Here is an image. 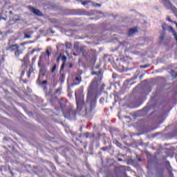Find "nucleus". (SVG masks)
<instances>
[{
	"mask_svg": "<svg viewBox=\"0 0 177 177\" xmlns=\"http://www.w3.org/2000/svg\"><path fill=\"white\" fill-rule=\"evenodd\" d=\"M100 85V80H95L93 81L90 85L88 93L87 94V102H92L95 103V100H93V95H92V91H95L99 88Z\"/></svg>",
	"mask_w": 177,
	"mask_h": 177,
	"instance_id": "1",
	"label": "nucleus"
},
{
	"mask_svg": "<svg viewBox=\"0 0 177 177\" xmlns=\"http://www.w3.org/2000/svg\"><path fill=\"white\" fill-rule=\"evenodd\" d=\"M80 93L78 91H75L76 96V103L77 106V109L81 110L82 109V106H84V98L82 96L79 97Z\"/></svg>",
	"mask_w": 177,
	"mask_h": 177,
	"instance_id": "2",
	"label": "nucleus"
},
{
	"mask_svg": "<svg viewBox=\"0 0 177 177\" xmlns=\"http://www.w3.org/2000/svg\"><path fill=\"white\" fill-rule=\"evenodd\" d=\"M64 115L65 118H68V120H73V118H75V112L73 110L68 111L67 113H64Z\"/></svg>",
	"mask_w": 177,
	"mask_h": 177,
	"instance_id": "3",
	"label": "nucleus"
},
{
	"mask_svg": "<svg viewBox=\"0 0 177 177\" xmlns=\"http://www.w3.org/2000/svg\"><path fill=\"white\" fill-rule=\"evenodd\" d=\"M46 55L48 57L50 56V53L49 52V50H47L46 53H41V55L39 57L40 62H42L44 59H46Z\"/></svg>",
	"mask_w": 177,
	"mask_h": 177,
	"instance_id": "4",
	"label": "nucleus"
},
{
	"mask_svg": "<svg viewBox=\"0 0 177 177\" xmlns=\"http://www.w3.org/2000/svg\"><path fill=\"white\" fill-rule=\"evenodd\" d=\"M29 8L31 12L34 13V15H36L37 16H42V13L41 12V11H39V10L35 9L32 7H29Z\"/></svg>",
	"mask_w": 177,
	"mask_h": 177,
	"instance_id": "5",
	"label": "nucleus"
},
{
	"mask_svg": "<svg viewBox=\"0 0 177 177\" xmlns=\"http://www.w3.org/2000/svg\"><path fill=\"white\" fill-rule=\"evenodd\" d=\"M61 60H62L63 62L61 70H63V68H64V66H66V62H67V57H66V55H62L61 57Z\"/></svg>",
	"mask_w": 177,
	"mask_h": 177,
	"instance_id": "6",
	"label": "nucleus"
},
{
	"mask_svg": "<svg viewBox=\"0 0 177 177\" xmlns=\"http://www.w3.org/2000/svg\"><path fill=\"white\" fill-rule=\"evenodd\" d=\"M93 75H97V80H102V77H103V74L102 73L101 71H98V72H93L92 73Z\"/></svg>",
	"mask_w": 177,
	"mask_h": 177,
	"instance_id": "7",
	"label": "nucleus"
},
{
	"mask_svg": "<svg viewBox=\"0 0 177 177\" xmlns=\"http://www.w3.org/2000/svg\"><path fill=\"white\" fill-rule=\"evenodd\" d=\"M138 32V28H133L129 30L128 35L131 37V35H133V34Z\"/></svg>",
	"mask_w": 177,
	"mask_h": 177,
	"instance_id": "8",
	"label": "nucleus"
},
{
	"mask_svg": "<svg viewBox=\"0 0 177 177\" xmlns=\"http://www.w3.org/2000/svg\"><path fill=\"white\" fill-rule=\"evenodd\" d=\"M82 79L80 77H77L73 80V85H80L81 84Z\"/></svg>",
	"mask_w": 177,
	"mask_h": 177,
	"instance_id": "9",
	"label": "nucleus"
},
{
	"mask_svg": "<svg viewBox=\"0 0 177 177\" xmlns=\"http://www.w3.org/2000/svg\"><path fill=\"white\" fill-rule=\"evenodd\" d=\"M18 48H19V45L15 44V45L10 46L9 49L10 50H11V52H16Z\"/></svg>",
	"mask_w": 177,
	"mask_h": 177,
	"instance_id": "10",
	"label": "nucleus"
},
{
	"mask_svg": "<svg viewBox=\"0 0 177 177\" xmlns=\"http://www.w3.org/2000/svg\"><path fill=\"white\" fill-rule=\"evenodd\" d=\"M21 51L20 50V48L19 47L16 51L15 52V55L16 56V57H19V56H20V55H21Z\"/></svg>",
	"mask_w": 177,
	"mask_h": 177,
	"instance_id": "11",
	"label": "nucleus"
},
{
	"mask_svg": "<svg viewBox=\"0 0 177 177\" xmlns=\"http://www.w3.org/2000/svg\"><path fill=\"white\" fill-rule=\"evenodd\" d=\"M25 64L28 63V56H25L24 59L21 60Z\"/></svg>",
	"mask_w": 177,
	"mask_h": 177,
	"instance_id": "12",
	"label": "nucleus"
},
{
	"mask_svg": "<svg viewBox=\"0 0 177 177\" xmlns=\"http://www.w3.org/2000/svg\"><path fill=\"white\" fill-rule=\"evenodd\" d=\"M91 3H92L93 6H94L95 8H96L97 6L99 8H100L102 6V5H100V4L97 3H93V2L91 1Z\"/></svg>",
	"mask_w": 177,
	"mask_h": 177,
	"instance_id": "13",
	"label": "nucleus"
},
{
	"mask_svg": "<svg viewBox=\"0 0 177 177\" xmlns=\"http://www.w3.org/2000/svg\"><path fill=\"white\" fill-rule=\"evenodd\" d=\"M45 75V72L43 70H41L39 72V77H44Z\"/></svg>",
	"mask_w": 177,
	"mask_h": 177,
	"instance_id": "14",
	"label": "nucleus"
},
{
	"mask_svg": "<svg viewBox=\"0 0 177 177\" xmlns=\"http://www.w3.org/2000/svg\"><path fill=\"white\" fill-rule=\"evenodd\" d=\"M92 3L91 1H85L82 2V4L84 5V6H85V5H86L87 3Z\"/></svg>",
	"mask_w": 177,
	"mask_h": 177,
	"instance_id": "15",
	"label": "nucleus"
},
{
	"mask_svg": "<svg viewBox=\"0 0 177 177\" xmlns=\"http://www.w3.org/2000/svg\"><path fill=\"white\" fill-rule=\"evenodd\" d=\"M56 67H57V65H54V66L51 69L52 73H55L56 71Z\"/></svg>",
	"mask_w": 177,
	"mask_h": 177,
	"instance_id": "16",
	"label": "nucleus"
},
{
	"mask_svg": "<svg viewBox=\"0 0 177 177\" xmlns=\"http://www.w3.org/2000/svg\"><path fill=\"white\" fill-rule=\"evenodd\" d=\"M167 8H171V9H173V8H172V4H171V3H169V2H167Z\"/></svg>",
	"mask_w": 177,
	"mask_h": 177,
	"instance_id": "17",
	"label": "nucleus"
},
{
	"mask_svg": "<svg viewBox=\"0 0 177 177\" xmlns=\"http://www.w3.org/2000/svg\"><path fill=\"white\" fill-rule=\"evenodd\" d=\"M24 38L30 39V38H31V35H27V34H26L25 36H24Z\"/></svg>",
	"mask_w": 177,
	"mask_h": 177,
	"instance_id": "18",
	"label": "nucleus"
},
{
	"mask_svg": "<svg viewBox=\"0 0 177 177\" xmlns=\"http://www.w3.org/2000/svg\"><path fill=\"white\" fill-rule=\"evenodd\" d=\"M140 68H147L149 67V65H145V66H140Z\"/></svg>",
	"mask_w": 177,
	"mask_h": 177,
	"instance_id": "19",
	"label": "nucleus"
},
{
	"mask_svg": "<svg viewBox=\"0 0 177 177\" xmlns=\"http://www.w3.org/2000/svg\"><path fill=\"white\" fill-rule=\"evenodd\" d=\"M167 21H170V23H172V22L174 21H171V18H170V17H167Z\"/></svg>",
	"mask_w": 177,
	"mask_h": 177,
	"instance_id": "20",
	"label": "nucleus"
},
{
	"mask_svg": "<svg viewBox=\"0 0 177 177\" xmlns=\"http://www.w3.org/2000/svg\"><path fill=\"white\" fill-rule=\"evenodd\" d=\"M48 84V82L46 80H44L42 82V85Z\"/></svg>",
	"mask_w": 177,
	"mask_h": 177,
	"instance_id": "21",
	"label": "nucleus"
},
{
	"mask_svg": "<svg viewBox=\"0 0 177 177\" xmlns=\"http://www.w3.org/2000/svg\"><path fill=\"white\" fill-rule=\"evenodd\" d=\"M60 57H61V55L57 57V62H60Z\"/></svg>",
	"mask_w": 177,
	"mask_h": 177,
	"instance_id": "22",
	"label": "nucleus"
},
{
	"mask_svg": "<svg viewBox=\"0 0 177 177\" xmlns=\"http://www.w3.org/2000/svg\"><path fill=\"white\" fill-rule=\"evenodd\" d=\"M85 136H86V138H88V137H89V133H86L85 134Z\"/></svg>",
	"mask_w": 177,
	"mask_h": 177,
	"instance_id": "23",
	"label": "nucleus"
},
{
	"mask_svg": "<svg viewBox=\"0 0 177 177\" xmlns=\"http://www.w3.org/2000/svg\"><path fill=\"white\" fill-rule=\"evenodd\" d=\"M35 60H37V57H35L32 58V62H35Z\"/></svg>",
	"mask_w": 177,
	"mask_h": 177,
	"instance_id": "24",
	"label": "nucleus"
},
{
	"mask_svg": "<svg viewBox=\"0 0 177 177\" xmlns=\"http://www.w3.org/2000/svg\"><path fill=\"white\" fill-rule=\"evenodd\" d=\"M73 56H77V55L75 54V53H73Z\"/></svg>",
	"mask_w": 177,
	"mask_h": 177,
	"instance_id": "25",
	"label": "nucleus"
},
{
	"mask_svg": "<svg viewBox=\"0 0 177 177\" xmlns=\"http://www.w3.org/2000/svg\"><path fill=\"white\" fill-rule=\"evenodd\" d=\"M10 15H12V13H13L12 11L9 12Z\"/></svg>",
	"mask_w": 177,
	"mask_h": 177,
	"instance_id": "26",
	"label": "nucleus"
},
{
	"mask_svg": "<svg viewBox=\"0 0 177 177\" xmlns=\"http://www.w3.org/2000/svg\"><path fill=\"white\" fill-rule=\"evenodd\" d=\"M118 160L119 161H122V159L119 158Z\"/></svg>",
	"mask_w": 177,
	"mask_h": 177,
	"instance_id": "27",
	"label": "nucleus"
},
{
	"mask_svg": "<svg viewBox=\"0 0 177 177\" xmlns=\"http://www.w3.org/2000/svg\"><path fill=\"white\" fill-rule=\"evenodd\" d=\"M160 39L162 40V39H164V37H160Z\"/></svg>",
	"mask_w": 177,
	"mask_h": 177,
	"instance_id": "28",
	"label": "nucleus"
},
{
	"mask_svg": "<svg viewBox=\"0 0 177 177\" xmlns=\"http://www.w3.org/2000/svg\"><path fill=\"white\" fill-rule=\"evenodd\" d=\"M35 52V50H32V53H34Z\"/></svg>",
	"mask_w": 177,
	"mask_h": 177,
	"instance_id": "29",
	"label": "nucleus"
},
{
	"mask_svg": "<svg viewBox=\"0 0 177 177\" xmlns=\"http://www.w3.org/2000/svg\"><path fill=\"white\" fill-rule=\"evenodd\" d=\"M1 19H3V20H6V19H5V18H1Z\"/></svg>",
	"mask_w": 177,
	"mask_h": 177,
	"instance_id": "30",
	"label": "nucleus"
},
{
	"mask_svg": "<svg viewBox=\"0 0 177 177\" xmlns=\"http://www.w3.org/2000/svg\"><path fill=\"white\" fill-rule=\"evenodd\" d=\"M0 20H2V18H0Z\"/></svg>",
	"mask_w": 177,
	"mask_h": 177,
	"instance_id": "31",
	"label": "nucleus"
}]
</instances>
